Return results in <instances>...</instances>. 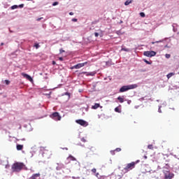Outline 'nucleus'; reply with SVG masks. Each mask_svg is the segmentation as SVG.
Returning a JSON list of instances; mask_svg holds the SVG:
<instances>
[{
    "label": "nucleus",
    "instance_id": "15",
    "mask_svg": "<svg viewBox=\"0 0 179 179\" xmlns=\"http://www.w3.org/2000/svg\"><path fill=\"white\" fill-rule=\"evenodd\" d=\"M96 75V73L94 72H91V73H87V76H94Z\"/></svg>",
    "mask_w": 179,
    "mask_h": 179
},
{
    "label": "nucleus",
    "instance_id": "6",
    "mask_svg": "<svg viewBox=\"0 0 179 179\" xmlns=\"http://www.w3.org/2000/svg\"><path fill=\"white\" fill-rule=\"evenodd\" d=\"M143 55L145 57H148L149 58H152V57H155L156 55V52L151 50V51H145L144 52Z\"/></svg>",
    "mask_w": 179,
    "mask_h": 179
},
{
    "label": "nucleus",
    "instance_id": "19",
    "mask_svg": "<svg viewBox=\"0 0 179 179\" xmlns=\"http://www.w3.org/2000/svg\"><path fill=\"white\" fill-rule=\"evenodd\" d=\"M115 113H121V109H120V108H118V107H116L115 108Z\"/></svg>",
    "mask_w": 179,
    "mask_h": 179
},
{
    "label": "nucleus",
    "instance_id": "16",
    "mask_svg": "<svg viewBox=\"0 0 179 179\" xmlns=\"http://www.w3.org/2000/svg\"><path fill=\"white\" fill-rule=\"evenodd\" d=\"M117 100L120 101V103H124V98L119 96L117 98Z\"/></svg>",
    "mask_w": 179,
    "mask_h": 179
},
{
    "label": "nucleus",
    "instance_id": "20",
    "mask_svg": "<svg viewBox=\"0 0 179 179\" xmlns=\"http://www.w3.org/2000/svg\"><path fill=\"white\" fill-rule=\"evenodd\" d=\"M34 47H35V48H36V50H37V49L40 48V45L38 43H35Z\"/></svg>",
    "mask_w": 179,
    "mask_h": 179
},
{
    "label": "nucleus",
    "instance_id": "18",
    "mask_svg": "<svg viewBox=\"0 0 179 179\" xmlns=\"http://www.w3.org/2000/svg\"><path fill=\"white\" fill-rule=\"evenodd\" d=\"M121 51H125L126 52H129V49L125 48H122L121 49Z\"/></svg>",
    "mask_w": 179,
    "mask_h": 179
},
{
    "label": "nucleus",
    "instance_id": "28",
    "mask_svg": "<svg viewBox=\"0 0 179 179\" xmlns=\"http://www.w3.org/2000/svg\"><path fill=\"white\" fill-rule=\"evenodd\" d=\"M162 41H157L155 42H152L151 44H156V43H162Z\"/></svg>",
    "mask_w": 179,
    "mask_h": 179
},
{
    "label": "nucleus",
    "instance_id": "32",
    "mask_svg": "<svg viewBox=\"0 0 179 179\" xmlns=\"http://www.w3.org/2000/svg\"><path fill=\"white\" fill-rule=\"evenodd\" d=\"M110 153H111V155H115V150H113V151H110Z\"/></svg>",
    "mask_w": 179,
    "mask_h": 179
},
{
    "label": "nucleus",
    "instance_id": "41",
    "mask_svg": "<svg viewBox=\"0 0 179 179\" xmlns=\"http://www.w3.org/2000/svg\"><path fill=\"white\" fill-rule=\"evenodd\" d=\"M57 64V62H55V61H52V65H55Z\"/></svg>",
    "mask_w": 179,
    "mask_h": 179
},
{
    "label": "nucleus",
    "instance_id": "40",
    "mask_svg": "<svg viewBox=\"0 0 179 179\" xmlns=\"http://www.w3.org/2000/svg\"><path fill=\"white\" fill-rule=\"evenodd\" d=\"M59 61H64V58H62V57H59Z\"/></svg>",
    "mask_w": 179,
    "mask_h": 179
},
{
    "label": "nucleus",
    "instance_id": "9",
    "mask_svg": "<svg viewBox=\"0 0 179 179\" xmlns=\"http://www.w3.org/2000/svg\"><path fill=\"white\" fill-rule=\"evenodd\" d=\"M21 75H22V76H23L24 78H26V79L29 80V82H33V78H31V76H29L28 74L22 73Z\"/></svg>",
    "mask_w": 179,
    "mask_h": 179
},
{
    "label": "nucleus",
    "instance_id": "46",
    "mask_svg": "<svg viewBox=\"0 0 179 179\" xmlns=\"http://www.w3.org/2000/svg\"><path fill=\"white\" fill-rule=\"evenodd\" d=\"M3 44H4L3 43H1V45H3Z\"/></svg>",
    "mask_w": 179,
    "mask_h": 179
},
{
    "label": "nucleus",
    "instance_id": "47",
    "mask_svg": "<svg viewBox=\"0 0 179 179\" xmlns=\"http://www.w3.org/2000/svg\"><path fill=\"white\" fill-rule=\"evenodd\" d=\"M27 1H33V0H27Z\"/></svg>",
    "mask_w": 179,
    "mask_h": 179
},
{
    "label": "nucleus",
    "instance_id": "23",
    "mask_svg": "<svg viewBox=\"0 0 179 179\" xmlns=\"http://www.w3.org/2000/svg\"><path fill=\"white\" fill-rule=\"evenodd\" d=\"M6 85H9L10 83V81L9 80H5Z\"/></svg>",
    "mask_w": 179,
    "mask_h": 179
},
{
    "label": "nucleus",
    "instance_id": "29",
    "mask_svg": "<svg viewBox=\"0 0 179 179\" xmlns=\"http://www.w3.org/2000/svg\"><path fill=\"white\" fill-rule=\"evenodd\" d=\"M96 171H97V170L94 168L92 169V172L94 173H96Z\"/></svg>",
    "mask_w": 179,
    "mask_h": 179
},
{
    "label": "nucleus",
    "instance_id": "45",
    "mask_svg": "<svg viewBox=\"0 0 179 179\" xmlns=\"http://www.w3.org/2000/svg\"><path fill=\"white\" fill-rule=\"evenodd\" d=\"M145 159H148V157L147 156H144Z\"/></svg>",
    "mask_w": 179,
    "mask_h": 179
},
{
    "label": "nucleus",
    "instance_id": "42",
    "mask_svg": "<svg viewBox=\"0 0 179 179\" xmlns=\"http://www.w3.org/2000/svg\"><path fill=\"white\" fill-rule=\"evenodd\" d=\"M135 163L137 164V163H139V160H137Z\"/></svg>",
    "mask_w": 179,
    "mask_h": 179
},
{
    "label": "nucleus",
    "instance_id": "5",
    "mask_svg": "<svg viewBox=\"0 0 179 179\" xmlns=\"http://www.w3.org/2000/svg\"><path fill=\"white\" fill-rule=\"evenodd\" d=\"M50 118H52V120H55V121H61V115H59V113L57 112L53 113L50 115Z\"/></svg>",
    "mask_w": 179,
    "mask_h": 179
},
{
    "label": "nucleus",
    "instance_id": "22",
    "mask_svg": "<svg viewBox=\"0 0 179 179\" xmlns=\"http://www.w3.org/2000/svg\"><path fill=\"white\" fill-rule=\"evenodd\" d=\"M144 62H145V64H148V65H150V64H152L150 62H149L146 59H144Z\"/></svg>",
    "mask_w": 179,
    "mask_h": 179
},
{
    "label": "nucleus",
    "instance_id": "26",
    "mask_svg": "<svg viewBox=\"0 0 179 179\" xmlns=\"http://www.w3.org/2000/svg\"><path fill=\"white\" fill-rule=\"evenodd\" d=\"M165 57H166V58L169 59V58H170V57H171V55L170 54H166Z\"/></svg>",
    "mask_w": 179,
    "mask_h": 179
},
{
    "label": "nucleus",
    "instance_id": "38",
    "mask_svg": "<svg viewBox=\"0 0 179 179\" xmlns=\"http://www.w3.org/2000/svg\"><path fill=\"white\" fill-rule=\"evenodd\" d=\"M19 6H20V8H23V6H24V4H20Z\"/></svg>",
    "mask_w": 179,
    "mask_h": 179
},
{
    "label": "nucleus",
    "instance_id": "31",
    "mask_svg": "<svg viewBox=\"0 0 179 179\" xmlns=\"http://www.w3.org/2000/svg\"><path fill=\"white\" fill-rule=\"evenodd\" d=\"M59 52L60 54H62V52H65V50H64V49H60Z\"/></svg>",
    "mask_w": 179,
    "mask_h": 179
},
{
    "label": "nucleus",
    "instance_id": "2",
    "mask_svg": "<svg viewBox=\"0 0 179 179\" xmlns=\"http://www.w3.org/2000/svg\"><path fill=\"white\" fill-rule=\"evenodd\" d=\"M136 87H138V85L136 84L124 85L120 89L119 92L120 93H124V92H128V90H131L132 89H136Z\"/></svg>",
    "mask_w": 179,
    "mask_h": 179
},
{
    "label": "nucleus",
    "instance_id": "27",
    "mask_svg": "<svg viewBox=\"0 0 179 179\" xmlns=\"http://www.w3.org/2000/svg\"><path fill=\"white\" fill-rule=\"evenodd\" d=\"M115 152H121V148H117L115 150Z\"/></svg>",
    "mask_w": 179,
    "mask_h": 179
},
{
    "label": "nucleus",
    "instance_id": "4",
    "mask_svg": "<svg viewBox=\"0 0 179 179\" xmlns=\"http://www.w3.org/2000/svg\"><path fill=\"white\" fill-rule=\"evenodd\" d=\"M164 179H173L174 178V173L170 172L169 170L163 171Z\"/></svg>",
    "mask_w": 179,
    "mask_h": 179
},
{
    "label": "nucleus",
    "instance_id": "7",
    "mask_svg": "<svg viewBox=\"0 0 179 179\" xmlns=\"http://www.w3.org/2000/svg\"><path fill=\"white\" fill-rule=\"evenodd\" d=\"M85 65H87V62L76 64L72 67V69H80V68H83Z\"/></svg>",
    "mask_w": 179,
    "mask_h": 179
},
{
    "label": "nucleus",
    "instance_id": "39",
    "mask_svg": "<svg viewBox=\"0 0 179 179\" xmlns=\"http://www.w3.org/2000/svg\"><path fill=\"white\" fill-rule=\"evenodd\" d=\"M69 15H70L71 16H73V12H70V13H69Z\"/></svg>",
    "mask_w": 179,
    "mask_h": 179
},
{
    "label": "nucleus",
    "instance_id": "43",
    "mask_svg": "<svg viewBox=\"0 0 179 179\" xmlns=\"http://www.w3.org/2000/svg\"><path fill=\"white\" fill-rule=\"evenodd\" d=\"M159 113H162V110L159 109Z\"/></svg>",
    "mask_w": 179,
    "mask_h": 179
},
{
    "label": "nucleus",
    "instance_id": "1",
    "mask_svg": "<svg viewBox=\"0 0 179 179\" xmlns=\"http://www.w3.org/2000/svg\"><path fill=\"white\" fill-rule=\"evenodd\" d=\"M24 167H26V165L24 163L15 162L11 166V170L13 173H20Z\"/></svg>",
    "mask_w": 179,
    "mask_h": 179
},
{
    "label": "nucleus",
    "instance_id": "3",
    "mask_svg": "<svg viewBox=\"0 0 179 179\" xmlns=\"http://www.w3.org/2000/svg\"><path fill=\"white\" fill-rule=\"evenodd\" d=\"M136 164V163H135L134 162L127 164V166L122 170V172L124 173V174L128 173V171H131V170H133V169H135Z\"/></svg>",
    "mask_w": 179,
    "mask_h": 179
},
{
    "label": "nucleus",
    "instance_id": "11",
    "mask_svg": "<svg viewBox=\"0 0 179 179\" xmlns=\"http://www.w3.org/2000/svg\"><path fill=\"white\" fill-rule=\"evenodd\" d=\"M100 107V103H95L94 106H92V110H97Z\"/></svg>",
    "mask_w": 179,
    "mask_h": 179
},
{
    "label": "nucleus",
    "instance_id": "21",
    "mask_svg": "<svg viewBox=\"0 0 179 179\" xmlns=\"http://www.w3.org/2000/svg\"><path fill=\"white\" fill-rule=\"evenodd\" d=\"M148 148L150 149V150H153V145H148Z\"/></svg>",
    "mask_w": 179,
    "mask_h": 179
},
{
    "label": "nucleus",
    "instance_id": "37",
    "mask_svg": "<svg viewBox=\"0 0 179 179\" xmlns=\"http://www.w3.org/2000/svg\"><path fill=\"white\" fill-rule=\"evenodd\" d=\"M82 141H83V142H86V139H85V138H82Z\"/></svg>",
    "mask_w": 179,
    "mask_h": 179
},
{
    "label": "nucleus",
    "instance_id": "17",
    "mask_svg": "<svg viewBox=\"0 0 179 179\" xmlns=\"http://www.w3.org/2000/svg\"><path fill=\"white\" fill-rule=\"evenodd\" d=\"M69 159H71V160H72L73 162H75V160H76V158L72 155H69Z\"/></svg>",
    "mask_w": 179,
    "mask_h": 179
},
{
    "label": "nucleus",
    "instance_id": "35",
    "mask_svg": "<svg viewBox=\"0 0 179 179\" xmlns=\"http://www.w3.org/2000/svg\"><path fill=\"white\" fill-rule=\"evenodd\" d=\"M94 36H95V37H99V33L95 32V33H94Z\"/></svg>",
    "mask_w": 179,
    "mask_h": 179
},
{
    "label": "nucleus",
    "instance_id": "30",
    "mask_svg": "<svg viewBox=\"0 0 179 179\" xmlns=\"http://www.w3.org/2000/svg\"><path fill=\"white\" fill-rule=\"evenodd\" d=\"M140 16H141V17H145L144 13H140Z\"/></svg>",
    "mask_w": 179,
    "mask_h": 179
},
{
    "label": "nucleus",
    "instance_id": "8",
    "mask_svg": "<svg viewBox=\"0 0 179 179\" xmlns=\"http://www.w3.org/2000/svg\"><path fill=\"white\" fill-rule=\"evenodd\" d=\"M76 122L77 124H79V125H81L82 127H87V122L83 120H76Z\"/></svg>",
    "mask_w": 179,
    "mask_h": 179
},
{
    "label": "nucleus",
    "instance_id": "44",
    "mask_svg": "<svg viewBox=\"0 0 179 179\" xmlns=\"http://www.w3.org/2000/svg\"><path fill=\"white\" fill-rule=\"evenodd\" d=\"M22 141H26V138H22Z\"/></svg>",
    "mask_w": 179,
    "mask_h": 179
},
{
    "label": "nucleus",
    "instance_id": "36",
    "mask_svg": "<svg viewBox=\"0 0 179 179\" xmlns=\"http://www.w3.org/2000/svg\"><path fill=\"white\" fill-rule=\"evenodd\" d=\"M65 95L69 96H71V94H70L69 92H66V93H65Z\"/></svg>",
    "mask_w": 179,
    "mask_h": 179
},
{
    "label": "nucleus",
    "instance_id": "14",
    "mask_svg": "<svg viewBox=\"0 0 179 179\" xmlns=\"http://www.w3.org/2000/svg\"><path fill=\"white\" fill-rule=\"evenodd\" d=\"M129 3H132V0H127L124 3L125 6H128Z\"/></svg>",
    "mask_w": 179,
    "mask_h": 179
},
{
    "label": "nucleus",
    "instance_id": "34",
    "mask_svg": "<svg viewBox=\"0 0 179 179\" xmlns=\"http://www.w3.org/2000/svg\"><path fill=\"white\" fill-rule=\"evenodd\" d=\"M42 19H43V17L36 19V20H37V22H40V20H41Z\"/></svg>",
    "mask_w": 179,
    "mask_h": 179
},
{
    "label": "nucleus",
    "instance_id": "12",
    "mask_svg": "<svg viewBox=\"0 0 179 179\" xmlns=\"http://www.w3.org/2000/svg\"><path fill=\"white\" fill-rule=\"evenodd\" d=\"M176 75V73H169L168 75H166L167 79H170L172 76H174Z\"/></svg>",
    "mask_w": 179,
    "mask_h": 179
},
{
    "label": "nucleus",
    "instance_id": "33",
    "mask_svg": "<svg viewBox=\"0 0 179 179\" xmlns=\"http://www.w3.org/2000/svg\"><path fill=\"white\" fill-rule=\"evenodd\" d=\"M71 20L72 22H78V19L76 18H73Z\"/></svg>",
    "mask_w": 179,
    "mask_h": 179
},
{
    "label": "nucleus",
    "instance_id": "24",
    "mask_svg": "<svg viewBox=\"0 0 179 179\" xmlns=\"http://www.w3.org/2000/svg\"><path fill=\"white\" fill-rule=\"evenodd\" d=\"M58 1H55L52 3V6H57V5H58Z\"/></svg>",
    "mask_w": 179,
    "mask_h": 179
},
{
    "label": "nucleus",
    "instance_id": "10",
    "mask_svg": "<svg viewBox=\"0 0 179 179\" xmlns=\"http://www.w3.org/2000/svg\"><path fill=\"white\" fill-rule=\"evenodd\" d=\"M40 176V173H35V174H33L30 178L29 179H37L38 177Z\"/></svg>",
    "mask_w": 179,
    "mask_h": 179
},
{
    "label": "nucleus",
    "instance_id": "25",
    "mask_svg": "<svg viewBox=\"0 0 179 179\" xmlns=\"http://www.w3.org/2000/svg\"><path fill=\"white\" fill-rule=\"evenodd\" d=\"M11 9H17V6L14 5L13 6H11Z\"/></svg>",
    "mask_w": 179,
    "mask_h": 179
},
{
    "label": "nucleus",
    "instance_id": "13",
    "mask_svg": "<svg viewBox=\"0 0 179 179\" xmlns=\"http://www.w3.org/2000/svg\"><path fill=\"white\" fill-rule=\"evenodd\" d=\"M23 150V145H17V150Z\"/></svg>",
    "mask_w": 179,
    "mask_h": 179
}]
</instances>
